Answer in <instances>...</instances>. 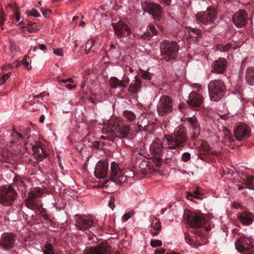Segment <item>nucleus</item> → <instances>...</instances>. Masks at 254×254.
<instances>
[{
	"label": "nucleus",
	"mask_w": 254,
	"mask_h": 254,
	"mask_svg": "<svg viewBox=\"0 0 254 254\" xmlns=\"http://www.w3.org/2000/svg\"><path fill=\"white\" fill-rule=\"evenodd\" d=\"M108 169V163L100 161L97 163L95 168L94 176L98 179H104L107 176Z\"/></svg>",
	"instance_id": "obj_18"
},
{
	"label": "nucleus",
	"mask_w": 254,
	"mask_h": 254,
	"mask_svg": "<svg viewBox=\"0 0 254 254\" xmlns=\"http://www.w3.org/2000/svg\"><path fill=\"white\" fill-rule=\"evenodd\" d=\"M133 214L134 212L133 211L125 213L123 217V220L127 221L133 215Z\"/></svg>",
	"instance_id": "obj_45"
},
{
	"label": "nucleus",
	"mask_w": 254,
	"mask_h": 254,
	"mask_svg": "<svg viewBox=\"0 0 254 254\" xmlns=\"http://www.w3.org/2000/svg\"><path fill=\"white\" fill-rule=\"evenodd\" d=\"M236 138L239 140L247 139L251 135L250 129L244 124L238 125L234 130Z\"/></svg>",
	"instance_id": "obj_16"
},
{
	"label": "nucleus",
	"mask_w": 254,
	"mask_h": 254,
	"mask_svg": "<svg viewBox=\"0 0 254 254\" xmlns=\"http://www.w3.org/2000/svg\"><path fill=\"white\" fill-rule=\"evenodd\" d=\"M198 157L205 161H212L213 157L218 155V153L211 151L209 144L205 141H201L198 148Z\"/></svg>",
	"instance_id": "obj_10"
},
{
	"label": "nucleus",
	"mask_w": 254,
	"mask_h": 254,
	"mask_svg": "<svg viewBox=\"0 0 254 254\" xmlns=\"http://www.w3.org/2000/svg\"><path fill=\"white\" fill-rule=\"evenodd\" d=\"M25 205L30 209L34 210L36 208V204L34 201L31 200L29 198H27L25 200Z\"/></svg>",
	"instance_id": "obj_38"
},
{
	"label": "nucleus",
	"mask_w": 254,
	"mask_h": 254,
	"mask_svg": "<svg viewBox=\"0 0 254 254\" xmlns=\"http://www.w3.org/2000/svg\"><path fill=\"white\" fill-rule=\"evenodd\" d=\"M165 250L163 249H156L155 251L154 254H164Z\"/></svg>",
	"instance_id": "obj_54"
},
{
	"label": "nucleus",
	"mask_w": 254,
	"mask_h": 254,
	"mask_svg": "<svg viewBox=\"0 0 254 254\" xmlns=\"http://www.w3.org/2000/svg\"><path fill=\"white\" fill-rule=\"evenodd\" d=\"M190 154L189 152H185L182 154L181 160L183 162H187L190 159Z\"/></svg>",
	"instance_id": "obj_42"
},
{
	"label": "nucleus",
	"mask_w": 254,
	"mask_h": 254,
	"mask_svg": "<svg viewBox=\"0 0 254 254\" xmlns=\"http://www.w3.org/2000/svg\"><path fill=\"white\" fill-rule=\"evenodd\" d=\"M141 86V80L135 76V80L132 81L128 88V91L131 93H136Z\"/></svg>",
	"instance_id": "obj_27"
},
{
	"label": "nucleus",
	"mask_w": 254,
	"mask_h": 254,
	"mask_svg": "<svg viewBox=\"0 0 254 254\" xmlns=\"http://www.w3.org/2000/svg\"><path fill=\"white\" fill-rule=\"evenodd\" d=\"M232 232L234 234H237L238 235L240 234L239 233V230L238 229H234L232 230Z\"/></svg>",
	"instance_id": "obj_64"
},
{
	"label": "nucleus",
	"mask_w": 254,
	"mask_h": 254,
	"mask_svg": "<svg viewBox=\"0 0 254 254\" xmlns=\"http://www.w3.org/2000/svg\"><path fill=\"white\" fill-rule=\"evenodd\" d=\"M0 19L3 20L4 18H5V17H4L5 14L2 9H0Z\"/></svg>",
	"instance_id": "obj_58"
},
{
	"label": "nucleus",
	"mask_w": 254,
	"mask_h": 254,
	"mask_svg": "<svg viewBox=\"0 0 254 254\" xmlns=\"http://www.w3.org/2000/svg\"><path fill=\"white\" fill-rule=\"evenodd\" d=\"M234 138L230 132L228 130H226L224 132V136L222 141L228 146L234 141Z\"/></svg>",
	"instance_id": "obj_34"
},
{
	"label": "nucleus",
	"mask_w": 254,
	"mask_h": 254,
	"mask_svg": "<svg viewBox=\"0 0 254 254\" xmlns=\"http://www.w3.org/2000/svg\"><path fill=\"white\" fill-rule=\"evenodd\" d=\"M130 127L129 125H123L118 122H111L106 127L102 129V136L104 139L115 141L118 139L127 138L129 133Z\"/></svg>",
	"instance_id": "obj_2"
},
{
	"label": "nucleus",
	"mask_w": 254,
	"mask_h": 254,
	"mask_svg": "<svg viewBox=\"0 0 254 254\" xmlns=\"http://www.w3.org/2000/svg\"><path fill=\"white\" fill-rule=\"evenodd\" d=\"M188 140V136L184 127H178L172 135L165 134L162 142L158 139L154 140L150 146V152L154 155V164L157 166L161 165L164 149H181L186 145Z\"/></svg>",
	"instance_id": "obj_1"
},
{
	"label": "nucleus",
	"mask_w": 254,
	"mask_h": 254,
	"mask_svg": "<svg viewBox=\"0 0 254 254\" xmlns=\"http://www.w3.org/2000/svg\"><path fill=\"white\" fill-rule=\"evenodd\" d=\"M54 243L51 241H47L43 245L42 251L43 254H56L54 250Z\"/></svg>",
	"instance_id": "obj_26"
},
{
	"label": "nucleus",
	"mask_w": 254,
	"mask_h": 254,
	"mask_svg": "<svg viewBox=\"0 0 254 254\" xmlns=\"http://www.w3.org/2000/svg\"><path fill=\"white\" fill-rule=\"evenodd\" d=\"M45 116L44 115H42L40 116V118H39V122L41 123H43L45 120Z\"/></svg>",
	"instance_id": "obj_63"
},
{
	"label": "nucleus",
	"mask_w": 254,
	"mask_h": 254,
	"mask_svg": "<svg viewBox=\"0 0 254 254\" xmlns=\"http://www.w3.org/2000/svg\"><path fill=\"white\" fill-rule=\"evenodd\" d=\"M30 15L31 16H33L34 17H36L40 16V15H39V13L38 12V11L34 9L32 10L30 12Z\"/></svg>",
	"instance_id": "obj_52"
},
{
	"label": "nucleus",
	"mask_w": 254,
	"mask_h": 254,
	"mask_svg": "<svg viewBox=\"0 0 254 254\" xmlns=\"http://www.w3.org/2000/svg\"><path fill=\"white\" fill-rule=\"evenodd\" d=\"M246 12L244 10H240L233 17L234 24L236 26L240 27L244 26L246 23Z\"/></svg>",
	"instance_id": "obj_24"
},
{
	"label": "nucleus",
	"mask_w": 254,
	"mask_h": 254,
	"mask_svg": "<svg viewBox=\"0 0 254 254\" xmlns=\"http://www.w3.org/2000/svg\"><path fill=\"white\" fill-rule=\"evenodd\" d=\"M6 8L7 9H8V8H10V9H11L12 10H14L15 9V6L12 3H9L7 6H6Z\"/></svg>",
	"instance_id": "obj_57"
},
{
	"label": "nucleus",
	"mask_w": 254,
	"mask_h": 254,
	"mask_svg": "<svg viewBox=\"0 0 254 254\" xmlns=\"http://www.w3.org/2000/svg\"><path fill=\"white\" fill-rule=\"evenodd\" d=\"M32 149L37 160L41 161L47 156L46 150L43 148L41 143L39 141L35 142V144L32 145Z\"/></svg>",
	"instance_id": "obj_21"
},
{
	"label": "nucleus",
	"mask_w": 254,
	"mask_h": 254,
	"mask_svg": "<svg viewBox=\"0 0 254 254\" xmlns=\"http://www.w3.org/2000/svg\"><path fill=\"white\" fill-rule=\"evenodd\" d=\"M15 183L16 186H24V182L21 179H17Z\"/></svg>",
	"instance_id": "obj_53"
},
{
	"label": "nucleus",
	"mask_w": 254,
	"mask_h": 254,
	"mask_svg": "<svg viewBox=\"0 0 254 254\" xmlns=\"http://www.w3.org/2000/svg\"><path fill=\"white\" fill-rule=\"evenodd\" d=\"M121 81L118 79L116 77H112L110 80V84L112 88H116L118 87H120Z\"/></svg>",
	"instance_id": "obj_36"
},
{
	"label": "nucleus",
	"mask_w": 254,
	"mask_h": 254,
	"mask_svg": "<svg viewBox=\"0 0 254 254\" xmlns=\"http://www.w3.org/2000/svg\"><path fill=\"white\" fill-rule=\"evenodd\" d=\"M227 64H213L211 72L217 73H222L226 69Z\"/></svg>",
	"instance_id": "obj_35"
},
{
	"label": "nucleus",
	"mask_w": 254,
	"mask_h": 254,
	"mask_svg": "<svg viewBox=\"0 0 254 254\" xmlns=\"http://www.w3.org/2000/svg\"><path fill=\"white\" fill-rule=\"evenodd\" d=\"M185 240L186 243L189 244L190 246H194L195 243L193 240L190 238V235L186 232L184 233Z\"/></svg>",
	"instance_id": "obj_41"
},
{
	"label": "nucleus",
	"mask_w": 254,
	"mask_h": 254,
	"mask_svg": "<svg viewBox=\"0 0 254 254\" xmlns=\"http://www.w3.org/2000/svg\"><path fill=\"white\" fill-rule=\"evenodd\" d=\"M151 229L150 230V233L153 236L158 235L161 230V225L160 220L157 218L153 219L151 222Z\"/></svg>",
	"instance_id": "obj_25"
},
{
	"label": "nucleus",
	"mask_w": 254,
	"mask_h": 254,
	"mask_svg": "<svg viewBox=\"0 0 254 254\" xmlns=\"http://www.w3.org/2000/svg\"><path fill=\"white\" fill-rule=\"evenodd\" d=\"M184 216L188 225L193 229L190 231L194 235L202 237L204 234L200 228L204 226L207 222L204 216L202 214L189 211L185 213Z\"/></svg>",
	"instance_id": "obj_3"
},
{
	"label": "nucleus",
	"mask_w": 254,
	"mask_h": 254,
	"mask_svg": "<svg viewBox=\"0 0 254 254\" xmlns=\"http://www.w3.org/2000/svg\"><path fill=\"white\" fill-rule=\"evenodd\" d=\"M157 110L161 116L171 113L173 110L172 99L168 96H162L158 103Z\"/></svg>",
	"instance_id": "obj_11"
},
{
	"label": "nucleus",
	"mask_w": 254,
	"mask_h": 254,
	"mask_svg": "<svg viewBox=\"0 0 254 254\" xmlns=\"http://www.w3.org/2000/svg\"><path fill=\"white\" fill-rule=\"evenodd\" d=\"M124 172L115 162H112L111 164V174L109 180H106L102 185V187L107 188L109 181L114 183L116 185H121L125 181L126 176Z\"/></svg>",
	"instance_id": "obj_6"
},
{
	"label": "nucleus",
	"mask_w": 254,
	"mask_h": 254,
	"mask_svg": "<svg viewBox=\"0 0 254 254\" xmlns=\"http://www.w3.org/2000/svg\"><path fill=\"white\" fill-rule=\"evenodd\" d=\"M123 116L126 121L130 123H133L136 119V115L132 111L129 110H125L123 112Z\"/></svg>",
	"instance_id": "obj_31"
},
{
	"label": "nucleus",
	"mask_w": 254,
	"mask_h": 254,
	"mask_svg": "<svg viewBox=\"0 0 254 254\" xmlns=\"http://www.w3.org/2000/svg\"><path fill=\"white\" fill-rule=\"evenodd\" d=\"M203 101V97L201 94L192 91L190 93L187 102L190 106L198 108L201 106Z\"/></svg>",
	"instance_id": "obj_19"
},
{
	"label": "nucleus",
	"mask_w": 254,
	"mask_h": 254,
	"mask_svg": "<svg viewBox=\"0 0 254 254\" xmlns=\"http://www.w3.org/2000/svg\"><path fill=\"white\" fill-rule=\"evenodd\" d=\"M76 217V226L78 229L85 232L93 233L95 225L93 218L91 216L79 215L75 216Z\"/></svg>",
	"instance_id": "obj_7"
},
{
	"label": "nucleus",
	"mask_w": 254,
	"mask_h": 254,
	"mask_svg": "<svg viewBox=\"0 0 254 254\" xmlns=\"http://www.w3.org/2000/svg\"><path fill=\"white\" fill-rule=\"evenodd\" d=\"M54 54L57 56H63V51L61 48L55 49H54Z\"/></svg>",
	"instance_id": "obj_49"
},
{
	"label": "nucleus",
	"mask_w": 254,
	"mask_h": 254,
	"mask_svg": "<svg viewBox=\"0 0 254 254\" xmlns=\"http://www.w3.org/2000/svg\"><path fill=\"white\" fill-rule=\"evenodd\" d=\"M11 143H17L20 140L23 139L24 136L23 134L18 133L15 129H13L11 133Z\"/></svg>",
	"instance_id": "obj_32"
},
{
	"label": "nucleus",
	"mask_w": 254,
	"mask_h": 254,
	"mask_svg": "<svg viewBox=\"0 0 254 254\" xmlns=\"http://www.w3.org/2000/svg\"><path fill=\"white\" fill-rule=\"evenodd\" d=\"M17 193L13 188L1 187L0 188V203L4 205H12L17 197Z\"/></svg>",
	"instance_id": "obj_9"
},
{
	"label": "nucleus",
	"mask_w": 254,
	"mask_h": 254,
	"mask_svg": "<svg viewBox=\"0 0 254 254\" xmlns=\"http://www.w3.org/2000/svg\"><path fill=\"white\" fill-rule=\"evenodd\" d=\"M115 197L114 196L112 195L110 196V199L109 202V206L111 208L113 209L115 206Z\"/></svg>",
	"instance_id": "obj_47"
},
{
	"label": "nucleus",
	"mask_w": 254,
	"mask_h": 254,
	"mask_svg": "<svg viewBox=\"0 0 254 254\" xmlns=\"http://www.w3.org/2000/svg\"><path fill=\"white\" fill-rule=\"evenodd\" d=\"M115 30V34L119 36H127L129 34V29L124 22L121 20L116 23H112Z\"/></svg>",
	"instance_id": "obj_22"
},
{
	"label": "nucleus",
	"mask_w": 254,
	"mask_h": 254,
	"mask_svg": "<svg viewBox=\"0 0 254 254\" xmlns=\"http://www.w3.org/2000/svg\"><path fill=\"white\" fill-rule=\"evenodd\" d=\"M15 239L14 236L11 234H3L0 240V247L5 250L11 249L14 244Z\"/></svg>",
	"instance_id": "obj_17"
},
{
	"label": "nucleus",
	"mask_w": 254,
	"mask_h": 254,
	"mask_svg": "<svg viewBox=\"0 0 254 254\" xmlns=\"http://www.w3.org/2000/svg\"><path fill=\"white\" fill-rule=\"evenodd\" d=\"M244 180L246 182V185H251L254 183V176L247 175L245 176V178H244Z\"/></svg>",
	"instance_id": "obj_39"
},
{
	"label": "nucleus",
	"mask_w": 254,
	"mask_h": 254,
	"mask_svg": "<svg viewBox=\"0 0 254 254\" xmlns=\"http://www.w3.org/2000/svg\"><path fill=\"white\" fill-rule=\"evenodd\" d=\"M11 75V72H8L3 74L1 77H0V85H2L9 78Z\"/></svg>",
	"instance_id": "obj_40"
},
{
	"label": "nucleus",
	"mask_w": 254,
	"mask_h": 254,
	"mask_svg": "<svg viewBox=\"0 0 254 254\" xmlns=\"http://www.w3.org/2000/svg\"><path fill=\"white\" fill-rule=\"evenodd\" d=\"M162 1L167 5H170L171 3V0H162Z\"/></svg>",
	"instance_id": "obj_61"
},
{
	"label": "nucleus",
	"mask_w": 254,
	"mask_h": 254,
	"mask_svg": "<svg viewBox=\"0 0 254 254\" xmlns=\"http://www.w3.org/2000/svg\"><path fill=\"white\" fill-rule=\"evenodd\" d=\"M141 76L146 79H148V80H150L151 79V75H150V73L147 71H144V70H142L141 71Z\"/></svg>",
	"instance_id": "obj_46"
},
{
	"label": "nucleus",
	"mask_w": 254,
	"mask_h": 254,
	"mask_svg": "<svg viewBox=\"0 0 254 254\" xmlns=\"http://www.w3.org/2000/svg\"><path fill=\"white\" fill-rule=\"evenodd\" d=\"M41 10L43 13V14L44 15V16H47L50 13H51L52 11L49 9H44L43 8L41 9Z\"/></svg>",
	"instance_id": "obj_51"
},
{
	"label": "nucleus",
	"mask_w": 254,
	"mask_h": 254,
	"mask_svg": "<svg viewBox=\"0 0 254 254\" xmlns=\"http://www.w3.org/2000/svg\"><path fill=\"white\" fill-rule=\"evenodd\" d=\"M236 249L242 254H254V241L252 239L241 236L236 242Z\"/></svg>",
	"instance_id": "obj_8"
},
{
	"label": "nucleus",
	"mask_w": 254,
	"mask_h": 254,
	"mask_svg": "<svg viewBox=\"0 0 254 254\" xmlns=\"http://www.w3.org/2000/svg\"><path fill=\"white\" fill-rule=\"evenodd\" d=\"M246 80L251 85L254 84V67L250 66L247 68L246 73Z\"/></svg>",
	"instance_id": "obj_28"
},
{
	"label": "nucleus",
	"mask_w": 254,
	"mask_h": 254,
	"mask_svg": "<svg viewBox=\"0 0 254 254\" xmlns=\"http://www.w3.org/2000/svg\"><path fill=\"white\" fill-rule=\"evenodd\" d=\"M141 6L144 12L152 15L154 18L161 17L162 9L159 4L152 2L149 0H146L142 1Z\"/></svg>",
	"instance_id": "obj_13"
},
{
	"label": "nucleus",
	"mask_w": 254,
	"mask_h": 254,
	"mask_svg": "<svg viewBox=\"0 0 254 254\" xmlns=\"http://www.w3.org/2000/svg\"><path fill=\"white\" fill-rule=\"evenodd\" d=\"M184 121L191 130L190 133L191 140H195L200 134V124L199 122L194 116L185 118Z\"/></svg>",
	"instance_id": "obj_12"
},
{
	"label": "nucleus",
	"mask_w": 254,
	"mask_h": 254,
	"mask_svg": "<svg viewBox=\"0 0 254 254\" xmlns=\"http://www.w3.org/2000/svg\"><path fill=\"white\" fill-rule=\"evenodd\" d=\"M237 219L244 225L249 226L254 220V215L249 211H243L237 214Z\"/></svg>",
	"instance_id": "obj_20"
},
{
	"label": "nucleus",
	"mask_w": 254,
	"mask_h": 254,
	"mask_svg": "<svg viewBox=\"0 0 254 254\" xmlns=\"http://www.w3.org/2000/svg\"><path fill=\"white\" fill-rule=\"evenodd\" d=\"M162 244L161 241L159 240H152L150 242V245L153 248L160 247Z\"/></svg>",
	"instance_id": "obj_43"
},
{
	"label": "nucleus",
	"mask_w": 254,
	"mask_h": 254,
	"mask_svg": "<svg viewBox=\"0 0 254 254\" xmlns=\"http://www.w3.org/2000/svg\"><path fill=\"white\" fill-rule=\"evenodd\" d=\"M20 19V16L18 11L15 12V19L16 21H19Z\"/></svg>",
	"instance_id": "obj_59"
},
{
	"label": "nucleus",
	"mask_w": 254,
	"mask_h": 254,
	"mask_svg": "<svg viewBox=\"0 0 254 254\" xmlns=\"http://www.w3.org/2000/svg\"><path fill=\"white\" fill-rule=\"evenodd\" d=\"M40 97H41V96L40 95V94H38V95H35L34 97V98H33V100H35V101L34 102V103H35L36 102H39V101L38 100H37V99H38Z\"/></svg>",
	"instance_id": "obj_62"
},
{
	"label": "nucleus",
	"mask_w": 254,
	"mask_h": 254,
	"mask_svg": "<svg viewBox=\"0 0 254 254\" xmlns=\"http://www.w3.org/2000/svg\"><path fill=\"white\" fill-rule=\"evenodd\" d=\"M196 18L198 21L209 27H214L215 25L216 17L214 11L200 12L196 14Z\"/></svg>",
	"instance_id": "obj_14"
},
{
	"label": "nucleus",
	"mask_w": 254,
	"mask_h": 254,
	"mask_svg": "<svg viewBox=\"0 0 254 254\" xmlns=\"http://www.w3.org/2000/svg\"><path fill=\"white\" fill-rule=\"evenodd\" d=\"M157 32L154 26L150 23L147 27V32L141 35L143 38H150L153 35H156Z\"/></svg>",
	"instance_id": "obj_30"
},
{
	"label": "nucleus",
	"mask_w": 254,
	"mask_h": 254,
	"mask_svg": "<svg viewBox=\"0 0 254 254\" xmlns=\"http://www.w3.org/2000/svg\"><path fill=\"white\" fill-rule=\"evenodd\" d=\"M210 99L212 101L220 100L224 96L226 88L221 80H211L208 86Z\"/></svg>",
	"instance_id": "obj_4"
},
{
	"label": "nucleus",
	"mask_w": 254,
	"mask_h": 254,
	"mask_svg": "<svg viewBox=\"0 0 254 254\" xmlns=\"http://www.w3.org/2000/svg\"><path fill=\"white\" fill-rule=\"evenodd\" d=\"M219 63V64H226L227 61L225 59H219L218 61H215L214 64H217V63Z\"/></svg>",
	"instance_id": "obj_55"
},
{
	"label": "nucleus",
	"mask_w": 254,
	"mask_h": 254,
	"mask_svg": "<svg viewBox=\"0 0 254 254\" xmlns=\"http://www.w3.org/2000/svg\"><path fill=\"white\" fill-rule=\"evenodd\" d=\"M111 247L106 243H101L95 247L86 248L83 254H110Z\"/></svg>",
	"instance_id": "obj_15"
},
{
	"label": "nucleus",
	"mask_w": 254,
	"mask_h": 254,
	"mask_svg": "<svg viewBox=\"0 0 254 254\" xmlns=\"http://www.w3.org/2000/svg\"><path fill=\"white\" fill-rule=\"evenodd\" d=\"M39 49L44 52L47 50V47L44 44H39Z\"/></svg>",
	"instance_id": "obj_56"
},
{
	"label": "nucleus",
	"mask_w": 254,
	"mask_h": 254,
	"mask_svg": "<svg viewBox=\"0 0 254 254\" xmlns=\"http://www.w3.org/2000/svg\"><path fill=\"white\" fill-rule=\"evenodd\" d=\"M179 49V47L176 42L164 40L160 44L161 55L166 61L175 59Z\"/></svg>",
	"instance_id": "obj_5"
},
{
	"label": "nucleus",
	"mask_w": 254,
	"mask_h": 254,
	"mask_svg": "<svg viewBox=\"0 0 254 254\" xmlns=\"http://www.w3.org/2000/svg\"><path fill=\"white\" fill-rule=\"evenodd\" d=\"M188 37L189 38H194V41H197V39L200 36L201 31L198 29L190 28L188 30Z\"/></svg>",
	"instance_id": "obj_33"
},
{
	"label": "nucleus",
	"mask_w": 254,
	"mask_h": 254,
	"mask_svg": "<svg viewBox=\"0 0 254 254\" xmlns=\"http://www.w3.org/2000/svg\"><path fill=\"white\" fill-rule=\"evenodd\" d=\"M106 56L110 60L118 59L120 56L119 46L118 44H111L109 49L106 52Z\"/></svg>",
	"instance_id": "obj_23"
},
{
	"label": "nucleus",
	"mask_w": 254,
	"mask_h": 254,
	"mask_svg": "<svg viewBox=\"0 0 254 254\" xmlns=\"http://www.w3.org/2000/svg\"><path fill=\"white\" fill-rule=\"evenodd\" d=\"M192 193L195 195V196H198L201 194L200 192L197 189L194 190Z\"/></svg>",
	"instance_id": "obj_60"
},
{
	"label": "nucleus",
	"mask_w": 254,
	"mask_h": 254,
	"mask_svg": "<svg viewBox=\"0 0 254 254\" xmlns=\"http://www.w3.org/2000/svg\"><path fill=\"white\" fill-rule=\"evenodd\" d=\"M231 47V44L230 43H228L225 45H218L216 47L217 50L221 52H227Z\"/></svg>",
	"instance_id": "obj_37"
},
{
	"label": "nucleus",
	"mask_w": 254,
	"mask_h": 254,
	"mask_svg": "<svg viewBox=\"0 0 254 254\" xmlns=\"http://www.w3.org/2000/svg\"><path fill=\"white\" fill-rule=\"evenodd\" d=\"M121 81V84H120V87H126L127 84H128L129 82V79L127 77H125Z\"/></svg>",
	"instance_id": "obj_48"
},
{
	"label": "nucleus",
	"mask_w": 254,
	"mask_h": 254,
	"mask_svg": "<svg viewBox=\"0 0 254 254\" xmlns=\"http://www.w3.org/2000/svg\"><path fill=\"white\" fill-rule=\"evenodd\" d=\"M187 198L188 199L192 200L193 198H199V196H195L194 195L190 192H187Z\"/></svg>",
	"instance_id": "obj_50"
},
{
	"label": "nucleus",
	"mask_w": 254,
	"mask_h": 254,
	"mask_svg": "<svg viewBox=\"0 0 254 254\" xmlns=\"http://www.w3.org/2000/svg\"><path fill=\"white\" fill-rule=\"evenodd\" d=\"M43 192L39 188H34L28 193L27 198L31 200L35 201V199L42 195Z\"/></svg>",
	"instance_id": "obj_29"
},
{
	"label": "nucleus",
	"mask_w": 254,
	"mask_h": 254,
	"mask_svg": "<svg viewBox=\"0 0 254 254\" xmlns=\"http://www.w3.org/2000/svg\"><path fill=\"white\" fill-rule=\"evenodd\" d=\"M39 29V26L35 23L31 25V27L28 28V31L30 32H35Z\"/></svg>",
	"instance_id": "obj_44"
}]
</instances>
